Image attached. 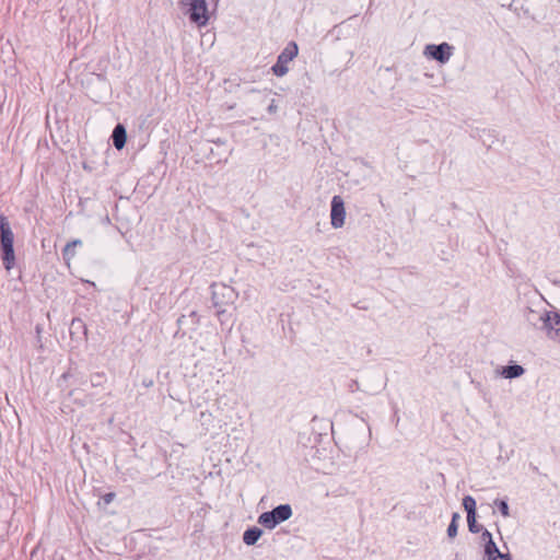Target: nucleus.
Wrapping results in <instances>:
<instances>
[{
	"label": "nucleus",
	"mask_w": 560,
	"mask_h": 560,
	"mask_svg": "<svg viewBox=\"0 0 560 560\" xmlns=\"http://www.w3.org/2000/svg\"><path fill=\"white\" fill-rule=\"evenodd\" d=\"M14 234L11 230L8 218L0 215V257L7 270H11L15 265L14 254Z\"/></svg>",
	"instance_id": "obj_1"
},
{
	"label": "nucleus",
	"mask_w": 560,
	"mask_h": 560,
	"mask_svg": "<svg viewBox=\"0 0 560 560\" xmlns=\"http://www.w3.org/2000/svg\"><path fill=\"white\" fill-rule=\"evenodd\" d=\"M292 516V508L290 504H280L271 511L261 513L258 516V523L267 529H273L280 523Z\"/></svg>",
	"instance_id": "obj_2"
},
{
	"label": "nucleus",
	"mask_w": 560,
	"mask_h": 560,
	"mask_svg": "<svg viewBox=\"0 0 560 560\" xmlns=\"http://www.w3.org/2000/svg\"><path fill=\"white\" fill-rule=\"evenodd\" d=\"M211 302L214 308L225 307L234 304L237 299L236 291L223 283H212L211 287Z\"/></svg>",
	"instance_id": "obj_3"
},
{
	"label": "nucleus",
	"mask_w": 560,
	"mask_h": 560,
	"mask_svg": "<svg viewBox=\"0 0 560 560\" xmlns=\"http://www.w3.org/2000/svg\"><path fill=\"white\" fill-rule=\"evenodd\" d=\"M299 52V47L295 42H290L280 52L277 62L271 67V71L276 77H283L288 73V63L292 61Z\"/></svg>",
	"instance_id": "obj_4"
},
{
	"label": "nucleus",
	"mask_w": 560,
	"mask_h": 560,
	"mask_svg": "<svg viewBox=\"0 0 560 560\" xmlns=\"http://www.w3.org/2000/svg\"><path fill=\"white\" fill-rule=\"evenodd\" d=\"M189 7V20L198 26L207 25L209 21L208 7L206 0H182Z\"/></svg>",
	"instance_id": "obj_5"
},
{
	"label": "nucleus",
	"mask_w": 560,
	"mask_h": 560,
	"mask_svg": "<svg viewBox=\"0 0 560 560\" xmlns=\"http://www.w3.org/2000/svg\"><path fill=\"white\" fill-rule=\"evenodd\" d=\"M454 47L448 43H441L439 45L430 44L424 48V55L428 58L436 60L440 63H446L453 55Z\"/></svg>",
	"instance_id": "obj_6"
},
{
	"label": "nucleus",
	"mask_w": 560,
	"mask_h": 560,
	"mask_svg": "<svg viewBox=\"0 0 560 560\" xmlns=\"http://www.w3.org/2000/svg\"><path fill=\"white\" fill-rule=\"evenodd\" d=\"M330 223L332 228L339 229L345 224L346 209L343 199L340 196H334L331 199Z\"/></svg>",
	"instance_id": "obj_7"
},
{
	"label": "nucleus",
	"mask_w": 560,
	"mask_h": 560,
	"mask_svg": "<svg viewBox=\"0 0 560 560\" xmlns=\"http://www.w3.org/2000/svg\"><path fill=\"white\" fill-rule=\"evenodd\" d=\"M544 330L547 336L560 342V314L552 312L551 316L546 317L544 322Z\"/></svg>",
	"instance_id": "obj_8"
},
{
	"label": "nucleus",
	"mask_w": 560,
	"mask_h": 560,
	"mask_svg": "<svg viewBox=\"0 0 560 560\" xmlns=\"http://www.w3.org/2000/svg\"><path fill=\"white\" fill-rule=\"evenodd\" d=\"M113 145L117 150H121L127 141V131L121 124H117L112 133Z\"/></svg>",
	"instance_id": "obj_9"
},
{
	"label": "nucleus",
	"mask_w": 560,
	"mask_h": 560,
	"mask_svg": "<svg viewBox=\"0 0 560 560\" xmlns=\"http://www.w3.org/2000/svg\"><path fill=\"white\" fill-rule=\"evenodd\" d=\"M552 312L544 311V312H536L533 310H528L526 319L528 323L533 324L534 326H538L540 329L544 330V322L546 317L551 316Z\"/></svg>",
	"instance_id": "obj_10"
},
{
	"label": "nucleus",
	"mask_w": 560,
	"mask_h": 560,
	"mask_svg": "<svg viewBox=\"0 0 560 560\" xmlns=\"http://www.w3.org/2000/svg\"><path fill=\"white\" fill-rule=\"evenodd\" d=\"M79 388H72L68 392V396L73 399V402L79 405L80 407H85L89 404L94 401V398L90 394H82Z\"/></svg>",
	"instance_id": "obj_11"
},
{
	"label": "nucleus",
	"mask_w": 560,
	"mask_h": 560,
	"mask_svg": "<svg viewBox=\"0 0 560 560\" xmlns=\"http://www.w3.org/2000/svg\"><path fill=\"white\" fill-rule=\"evenodd\" d=\"M525 373V369L520 364H510L502 368L501 375L504 378H517Z\"/></svg>",
	"instance_id": "obj_12"
},
{
	"label": "nucleus",
	"mask_w": 560,
	"mask_h": 560,
	"mask_svg": "<svg viewBox=\"0 0 560 560\" xmlns=\"http://www.w3.org/2000/svg\"><path fill=\"white\" fill-rule=\"evenodd\" d=\"M262 529L259 527H249L243 534V541L247 546H253L257 542V540L261 537Z\"/></svg>",
	"instance_id": "obj_13"
},
{
	"label": "nucleus",
	"mask_w": 560,
	"mask_h": 560,
	"mask_svg": "<svg viewBox=\"0 0 560 560\" xmlns=\"http://www.w3.org/2000/svg\"><path fill=\"white\" fill-rule=\"evenodd\" d=\"M494 555L502 559V552L499 550L494 540H490L485 545V556L487 560H494Z\"/></svg>",
	"instance_id": "obj_14"
},
{
	"label": "nucleus",
	"mask_w": 560,
	"mask_h": 560,
	"mask_svg": "<svg viewBox=\"0 0 560 560\" xmlns=\"http://www.w3.org/2000/svg\"><path fill=\"white\" fill-rule=\"evenodd\" d=\"M463 506L467 516L476 515V500L471 495L464 497Z\"/></svg>",
	"instance_id": "obj_15"
},
{
	"label": "nucleus",
	"mask_w": 560,
	"mask_h": 560,
	"mask_svg": "<svg viewBox=\"0 0 560 560\" xmlns=\"http://www.w3.org/2000/svg\"><path fill=\"white\" fill-rule=\"evenodd\" d=\"M90 382L93 387H102L106 382V375L104 372H95L91 374Z\"/></svg>",
	"instance_id": "obj_16"
},
{
	"label": "nucleus",
	"mask_w": 560,
	"mask_h": 560,
	"mask_svg": "<svg viewBox=\"0 0 560 560\" xmlns=\"http://www.w3.org/2000/svg\"><path fill=\"white\" fill-rule=\"evenodd\" d=\"M467 525L469 532L472 534L480 533L483 529L482 525L477 523L476 515L467 516Z\"/></svg>",
	"instance_id": "obj_17"
},
{
	"label": "nucleus",
	"mask_w": 560,
	"mask_h": 560,
	"mask_svg": "<svg viewBox=\"0 0 560 560\" xmlns=\"http://www.w3.org/2000/svg\"><path fill=\"white\" fill-rule=\"evenodd\" d=\"M494 505L504 517L510 516V509L506 500L497 499L494 501Z\"/></svg>",
	"instance_id": "obj_18"
},
{
	"label": "nucleus",
	"mask_w": 560,
	"mask_h": 560,
	"mask_svg": "<svg viewBox=\"0 0 560 560\" xmlns=\"http://www.w3.org/2000/svg\"><path fill=\"white\" fill-rule=\"evenodd\" d=\"M75 252L74 248H71V245H66L62 249V258L69 265L70 260L74 257Z\"/></svg>",
	"instance_id": "obj_19"
},
{
	"label": "nucleus",
	"mask_w": 560,
	"mask_h": 560,
	"mask_svg": "<svg viewBox=\"0 0 560 560\" xmlns=\"http://www.w3.org/2000/svg\"><path fill=\"white\" fill-rule=\"evenodd\" d=\"M83 329L84 334L86 332L85 325L82 319L73 318L70 325V332L73 334L74 330Z\"/></svg>",
	"instance_id": "obj_20"
},
{
	"label": "nucleus",
	"mask_w": 560,
	"mask_h": 560,
	"mask_svg": "<svg viewBox=\"0 0 560 560\" xmlns=\"http://www.w3.org/2000/svg\"><path fill=\"white\" fill-rule=\"evenodd\" d=\"M217 316L221 324H224L228 322V317L230 316L226 313V310L224 307L217 308Z\"/></svg>",
	"instance_id": "obj_21"
},
{
	"label": "nucleus",
	"mask_w": 560,
	"mask_h": 560,
	"mask_svg": "<svg viewBox=\"0 0 560 560\" xmlns=\"http://www.w3.org/2000/svg\"><path fill=\"white\" fill-rule=\"evenodd\" d=\"M72 377H77V374H75V373H73L71 369H69L67 372H65V373L61 375V377H60V380H59V386H61V382H62V381H67L68 378H72ZM75 383H79V380H78V378H75ZM80 383H82V382L80 381Z\"/></svg>",
	"instance_id": "obj_22"
},
{
	"label": "nucleus",
	"mask_w": 560,
	"mask_h": 560,
	"mask_svg": "<svg viewBox=\"0 0 560 560\" xmlns=\"http://www.w3.org/2000/svg\"><path fill=\"white\" fill-rule=\"evenodd\" d=\"M458 524L451 522L447 527V536L454 538L457 535Z\"/></svg>",
	"instance_id": "obj_23"
},
{
	"label": "nucleus",
	"mask_w": 560,
	"mask_h": 560,
	"mask_svg": "<svg viewBox=\"0 0 560 560\" xmlns=\"http://www.w3.org/2000/svg\"><path fill=\"white\" fill-rule=\"evenodd\" d=\"M481 540L485 546L488 541L493 540L492 534L488 529H482L481 530Z\"/></svg>",
	"instance_id": "obj_24"
},
{
	"label": "nucleus",
	"mask_w": 560,
	"mask_h": 560,
	"mask_svg": "<svg viewBox=\"0 0 560 560\" xmlns=\"http://www.w3.org/2000/svg\"><path fill=\"white\" fill-rule=\"evenodd\" d=\"M188 318L191 320L194 326H197L199 324V316L196 311L190 312Z\"/></svg>",
	"instance_id": "obj_25"
},
{
	"label": "nucleus",
	"mask_w": 560,
	"mask_h": 560,
	"mask_svg": "<svg viewBox=\"0 0 560 560\" xmlns=\"http://www.w3.org/2000/svg\"><path fill=\"white\" fill-rule=\"evenodd\" d=\"M114 498H115V493L108 492L102 497V500L104 501L105 504H109L114 500Z\"/></svg>",
	"instance_id": "obj_26"
},
{
	"label": "nucleus",
	"mask_w": 560,
	"mask_h": 560,
	"mask_svg": "<svg viewBox=\"0 0 560 560\" xmlns=\"http://www.w3.org/2000/svg\"><path fill=\"white\" fill-rule=\"evenodd\" d=\"M67 245H71V248H75V247L82 245V242H81V240H73V241L67 243Z\"/></svg>",
	"instance_id": "obj_27"
},
{
	"label": "nucleus",
	"mask_w": 560,
	"mask_h": 560,
	"mask_svg": "<svg viewBox=\"0 0 560 560\" xmlns=\"http://www.w3.org/2000/svg\"><path fill=\"white\" fill-rule=\"evenodd\" d=\"M186 319H187L186 315H182L177 318V325L179 328L186 323Z\"/></svg>",
	"instance_id": "obj_28"
},
{
	"label": "nucleus",
	"mask_w": 560,
	"mask_h": 560,
	"mask_svg": "<svg viewBox=\"0 0 560 560\" xmlns=\"http://www.w3.org/2000/svg\"><path fill=\"white\" fill-rule=\"evenodd\" d=\"M277 105L275 104V100L271 101V104L268 106L269 113H276L277 112Z\"/></svg>",
	"instance_id": "obj_29"
},
{
	"label": "nucleus",
	"mask_w": 560,
	"mask_h": 560,
	"mask_svg": "<svg viewBox=\"0 0 560 560\" xmlns=\"http://www.w3.org/2000/svg\"><path fill=\"white\" fill-rule=\"evenodd\" d=\"M459 518H460L459 514L455 512V513H453V515H452V520H451V522H454V523L458 524V520H459Z\"/></svg>",
	"instance_id": "obj_30"
}]
</instances>
